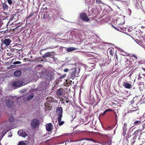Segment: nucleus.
Wrapping results in <instances>:
<instances>
[{
	"mask_svg": "<svg viewBox=\"0 0 145 145\" xmlns=\"http://www.w3.org/2000/svg\"><path fill=\"white\" fill-rule=\"evenodd\" d=\"M14 98L12 97H10L7 99L6 101V105L8 108H14Z\"/></svg>",
	"mask_w": 145,
	"mask_h": 145,
	"instance_id": "f257e3e1",
	"label": "nucleus"
},
{
	"mask_svg": "<svg viewBox=\"0 0 145 145\" xmlns=\"http://www.w3.org/2000/svg\"><path fill=\"white\" fill-rule=\"evenodd\" d=\"M40 125V121L37 119H34L32 120L30 123L31 127L33 129H35L38 127Z\"/></svg>",
	"mask_w": 145,
	"mask_h": 145,
	"instance_id": "f03ea898",
	"label": "nucleus"
},
{
	"mask_svg": "<svg viewBox=\"0 0 145 145\" xmlns=\"http://www.w3.org/2000/svg\"><path fill=\"white\" fill-rule=\"evenodd\" d=\"M51 16V14L49 12L47 11L44 13L43 16L42 17H41V18L44 21H46L50 19Z\"/></svg>",
	"mask_w": 145,
	"mask_h": 145,
	"instance_id": "7ed1b4c3",
	"label": "nucleus"
},
{
	"mask_svg": "<svg viewBox=\"0 0 145 145\" xmlns=\"http://www.w3.org/2000/svg\"><path fill=\"white\" fill-rule=\"evenodd\" d=\"M79 16L80 19L84 22H88L89 20L87 14L85 13H81Z\"/></svg>",
	"mask_w": 145,
	"mask_h": 145,
	"instance_id": "20e7f679",
	"label": "nucleus"
},
{
	"mask_svg": "<svg viewBox=\"0 0 145 145\" xmlns=\"http://www.w3.org/2000/svg\"><path fill=\"white\" fill-rule=\"evenodd\" d=\"M1 41L2 43L1 44V49L3 48V44H5L6 46H7L10 44L11 42L10 39L6 38H5L4 40H3V39H2Z\"/></svg>",
	"mask_w": 145,
	"mask_h": 145,
	"instance_id": "39448f33",
	"label": "nucleus"
},
{
	"mask_svg": "<svg viewBox=\"0 0 145 145\" xmlns=\"http://www.w3.org/2000/svg\"><path fill=\"white\" fill-rule=\"evenodd\" d=\"M23 84L22 82L19 80H18L12 83V86L14 87H17L18 88L20 87L21 85Z\"/></svg>",
	"mask_w": 145,
	"mask_h": 145,
	"instance_id": "423d86ee",
	"label": "nucleus"
},
{
	"mask_svg": "<svg viewBox=\"0 0 145 145\" xmlns=\"http://www.w3.org/2000/svg\"><path fill=\"white\" fill-rule=\"evenodd\" d=\"M76 70L75 69L73 70L71 74L69 75V77H70V78H72L73 80L75 77L78 76L77 75L78 74L77 73V74H76Z\"/></svg>",
	"mask_w": 145,
	"mask_h": 145,
	"instance_id": "0eeeda50",
	"label": "nucleus"
},
{
	"mask_svg": "<svg viewBox=\"0 0 145 145\" xmlns=\"http://www.w3.org/2000/svg\"><path fill=\"white\" fill-rule=\"evenodd\" d=\"M46 78L48 80L51 81L54 79V76L53 74L48 72L46 76Z\"/></svg>",
	"mask_w": 145,
	"mask_h": 145,
	"instance_id": "6e6552de",
	"label": "nucleus"
},
{
	"mask_svg": "<svg viewBox=\"0 0 145 145\" xmlns=\"http://www.w3.org/2000/svg\"><path fill=\"white\" fill-rule=\"evenodd\" d=\"M18 134L21 137H25L27 135V133L23 130H20L18 131Z\"/></svg>",
	"mask_w": 145,
	"mask_h": 145,
	"instance_id": "1a4fd4ad",
	"label": "nucleus"
},
{
	"mask_svg": "<svg viewBox=\"0 0 145 145\" xmlns=\"http://www.w3.org/2000/svg\"><path fill=\"white\" fill-rule=\"evenodd\" d=\"M116 22L117 25H122L123 24L124 20L123 18H118L116 20Z\"/></svg>",
	"mask_w": 145,
	"mask_h": 145,
	"instance_id": "9d476101",
	"label": "nucleus"
},
{
	"mask_svg": "<svg viewBox=\"0 0 145 145\" xmlns=\"http://www.w3.org/2000/svg\"><path fill=\"white\" fill-rule=\"evenodd\" d=\"M29 93H25L24 94V96L27 97V99L28 100H29L31 99L34 96V94L33 93H31L29 95Z\"/></svg>",
	"mask_w": 145,
	"mask_h": 145,
	"instance_id": "9b49d317",
	"label": "nucleus"
},
{
	"mask_svg": "<svg viewBox=\"0 0 145 145\" xmlns=\"http://www.w3.org/2000/svg\"><path fill=\"white\" fill-rule=\"evenodd\" d=\"M123 86L126 88L130 89L132 88L131 84L124 82L123 84Z\"/></svg>",
	"mask_w": 145,
	"mask_h": 145,
	"instance_id": "f8f14e48",
	"label": "nucleus"
},
{
	"mask_svg": "<svg viewBox=\"0 0 145 145\" xmlns=\"http://www.w3.org/2000/svg\"><path fill=\"white\" fill-rule=\"evenodd\" d=\"M52 124L51 123L47 124L46 126V130L48 131H50L52 129Z\"/></svg>",
	"mask_w": 145,
	"mask_h": 145,
	"instance_id": "ddd939ff",
	"label": "nucleus"
},
{
	"mask_svg": "<svg viewBox=\"0 0 145 145\" xmlns=\"http://www.w3.org/2000/svg\"><path fill=\"white\" fill-rule=\"evenodd\" d=\"M57 115H62V109L61 107H58L56 108Z\"/></svg>",
	"mask_w": 145,
	"mask_h": 145,
	"instance_id": "4468645a",
	"label": "nucleus"
},
{
	"mask_svg": "<svg viewBox=\"0 0 145 145\" xmlns=\"http://www.w3.org/2000/svg\"><path fill=\"white\" fill-rule=\"evenodd\" d=\"M56 94L58 96H60L62 95L63 94V92L62 90V88H60L58 89L56 91Z\"/></svg>",
	"mask_w": 145,
	"mask_h": 145,
	"instance_id": "2eb2a0df",
	"label": "nucleus"
},
{
	"mask_svg": "<svg viewBox=\"0 0 145 145\" xmlns=\"http://www.w3.org/2000/svg\"><path fill=\"white\" fill-rule=\"evenodd\" d=\"M21 74V72L19 70H17L15 71L14 73V74L15 76L19 77L20 76Z\"/></svg>",
	"mask_w": 145,
	"mask_h": 145,
	"instance_id": "dca6fc26",
	"label": "nucleus"
},
{
	"mask_svg": "<svg viewBox=\"0 0 145 145\" xmlns=\"http://www.w3.org/2000/svg\"><path fill=\"white\" fill-rule=\"evenodd\" d=\"M51 53V52H50L46 53L43 56H42V57L43 58H46L50 57L52 56Z\"/></svg>",
	"mask_w": 145,
	"mask_h": 145,
	"instance_id": "f3484780",
	"label": "nucleus"
},
{
	"mask_svg": "<svg viewBox=\"0 0 145 145\" xmlns=\"http://www.w3.org/2000/svg\"><path fill=\"white\" fill-rule=\"evenodd\" d=\"M129 107V109H131L130 110L131 111V112L136 111L138 110V109L136 108L135 107H133V106L131 104L130 105Z\"/></svg>",
	"mask_w": 145,
	"mask_h": 145,
	"instance_id": "a211bd4d",
	"label": "nucleus"
},
{
	"mask_svg": "<svg viewBox=\"0 0 145 145\" xmlns=\"http://www.w3.org/2000/svg\"><path fill=\"white\" fill-rule=\"evenodd\" d=\"M113 110L111 109H106L103 113H102L100 115V116H104L105 114L108 111H112Z\"/></svg>",
	"mask_w": 145,
	"mask_h": 145,
	"instance_id": "6ab92c4d",
	"label": "nucleus"
},
{
	"mask_svg": "<svg viewBox=\"0 0 145 145\" xmlns=\"http://www.w3.org/2000/svg\"><path fill=\"white\" fill-rule=\"evenodd\" d=\"M48 71H46L45 72H42L40 74V76L42 78H44V77L46 78V74H48Z\"/></svg>",
	"mask_w": 145,
	"mask_h": 145,
	"instance_id": "aec40b11",
	"label": "nucleus"
},
{
	"mask_svg": "<svg viewBox=\"0 0 145 145\" xmlns=\"http://www.w3.org/2000/svg\"><path fill=\"white\" fill-rule=\"evenodd\" d=\"M144 63L142 60L137 61L135 63V66H138L139 65L142 64Z\"/></svg>",
	"mask_w": 145,
	"mask_h": 145,
	"instance_id": "412c9836",
	"label": "nucleus"
},
{
	"mask_svg": "<svg viewBox=\"0 0 145 145\" xmlns=\"http://www.w3.org/2000/svg\"><path fill=\"white\" fill-rule=\"evenodd\" d=\"M77 49V48H76L73 47H71L70 48H67L66 51L68 52H70L73 51V50H76Z\"/></svg>",
	"mask_w": 145,
	"mask_h": 145,
	"instance_id": "4be33fe9",
	"label": "nucleus"
},
{
	"mask_svg": "<svg viewBox=\"0 0 145 145\" xmlns=\"http://www.w3.org/2000/svg\"><path fill=\"white\" fill-rule=\"evenodd\" d=\"M3 9L4 10H7L8 9V6L5 3H4L3 4Z\"/></svg>",
	"mask_w": 145,
	"mask_h": 145,
	"instance_id": "5701e85b",
	"label": "nucleus"
},
{
	"mask_svg": "<svg viewBox=\"0 0 145 145\" xmlns=\"http://www.w3.org/2000/svg\"><path fill=\"white\" fill-rule=\"evenodd\" d=\"M35 61L37 62H40L43 61V60L40 57H38L35 59Z\"/></svg>",
	"mask_w": 145,
	"mask_h": 145,
	"instance_id": "b1692460",
	"label": "nucleus"
},
{
	"mask_svg": "<svg viewBox=\"0 0 145 145\" xmlns=\"http://www.w3.org/2000/svg\"><path fill=\"white\" fill-rule=\"evenodd\" d=\"M8 121L11 122H14V119L13 116H10L9 118Z\"/></svg>",
	"mask_w": 145,
	"mask_h": 145,
	"instance_id": "393cba45",
	"label": "nucleus"
},
{
	"mask_svg": "<svg viewBox=\"0 0 145 145\" xmlns=\"http://www.w3.org/2000/svg\"><path fill=\"white\" fill-rule=\"evenodd\" d=\"M45 110H50L52 108L51 106H47L46 104H44Z\"/></svg>",
	"mask_w": 145,
	"mask_h": 145,
	"instance_id": "a878e982",
	"label": "nucleus"
},
{
	"mask_svg": "<svg viewBox=\"0 0 145 145\" xmlns=\"http://www.w3.org/2000/svg\"><path fill=\"white\" fill-rule=\"evenodd\" d=\"M127 124L126 123H125L124 124L123 126V131H127Z\"/></svg>",
	"mask_w": 145,
	"mask_h": 145,
	"instance_id": "bb28decb",
	"label": "nucleus"
},
{
	"mask_svg": "<svg viewBox=\"0 0 145 145\" xmlns=\"http://www.w3.org/2000/svg\"><path fill=\"white\" fill-rule=\"evenodd\" d=\"M35 13L34 12H32L27 16V19H29V18L33 16L34 15V14Z\"/></svg>",
	"mask_w": 145,
	"mask_h": 145,
	"instance_id": "cd10ccee",
	"label": "nucleus"
},
{
	"mask_svg": "<svg viewBox=\"0 0 145 145\" xmlns=\"http://www.w3.org/2000/svg\"><path fill=\"white\" fill-rule=\"evenodd\" d=\"M58 115L57 118V121L58 122H59L61 121V118L62 117V115Z\"/></svg>",
	"mask_w": 145,
	"mask_h": 145,
	"instance_id": "c85d7f7f",
	"label": "nucleus"
},
{
	"mask_svg": "<svg viewBox=\"0 0 145 145\" xmlns=\"http://www.w3.org/2000/svg\"><path fill=\"white\" fill-rule=\"evenodd\" d=\"M64 97V101H65V102L67 103H68L69 102H70L69 99L68 97L65 96Z\"/></svg>",
	"mask_w": 145,
	"mask_h": 145,
	"instance_id": "c756f323",
	"label": "nucleus"
},
{
	"mask_svg": "<svg viewBox=\"0 0 145 145\" xmlns=\"http://www.w3.org/2000/svg\"><path fill=\"white\" fill-rule=\"evenodd\" d=\"M43 7H42V9H41L40 11V12H43L44 10H47L48 8H47V7H45L44 6H43Z\"/></svg>",
	"mask_w": 145,
	"mask_h": 145,
	"instance_id": "7c9ffc66",
	"label": "nucleus"
},
{
	"mask_svg": "<svg viewBox=\"0 0 145 145\" xmlns=\"http://www.w3.org/2000/svg\"><path fill=\"white\" fill-rule=\"evenodd\" d=\"M131 57H132L134 60H136L138 58L137 56L134 54H133L131 56Z\"/></svg>",
	"mask_w": 145,
	"mask_h": 145,
	"instance_id": "2f4dec72",
	"label": "nucleus"
},
{
	"mask_svg": "<svg viewBox=\"0 0 145 145\" xmlns=\"http://www.w3.org/2000/svg\"><path fill=\"white\" fill-rule=\"evenodd\" d=\"M113 50H114V48H112V49H110L109 51V52L110 54L112 56H113Z\"/></svg>",
	"mask_w": 145,
	"mask_h": 145,
	"instance_id": "473e14b6",
	"label": "nucleus"
},
{
	"mask_svg": "<svg viewBox=\"0 0 145 145\" xmlns=\"http://www.w3.org/2000/svg\"><path fill=\"white\" fill-rule=\"evenodd\" d=\"M141 123V121H136L134 122V124L135 125L140 124Z\"/></svg>",
	"mask_w": 145,
	"mask_h": 145,
	"instance_id": "72a5a7b5",
	"label": "nucleus"
},
{
	"mask_svg": "<svg viewBox=\"0 0 145 145\" xmlns=\"http://www.w3.org/2000/svg\"><path fill=\"white\" fill-rule=\"evenodd\" d=\"M125 62L127 64H129L131 65V61L130 60L126 59H125Z\"/></svg>",
	"mask_w": 145,
	"mask_h": 145,
	"instance_id": "f704fd0d",
	"label": "nucleus"
},
{
	"mask_svg": "<svg viewBox=\"0 0 145 145\" xmlns=\"http://www.w3.org/2000/svg\"><path fill=\"white\" fill-rule=\"evenodd\" d=\"M66 76V74H64L62 75H60L59 76V78L60 79H62L63 78H65V76Z\"/></svg>",
	"mask_w": 145,
	"mask_h": 145,
	"instance_id": "c9c22d12",
	"label": "nucleus"
},
{
	"mask_svg": "<svg viewBox=\"0 0 145 145\" xmlns=\"http://www.w3.org/2000/svg\"><path fill=\"white\" fill-rule=\"evenodd\" d=\"M18 145H26V144L22 141L20 142Z\"/></svg>",
	"mask_w": 145,
	"mask_h": 145,
	"instance_id": "e433bc0d",
	"label": "nucleus"
},
{
	"mask_svg": "<svg viewBox=\"0 0 145 145\" xmlns=\"http://www.w3.org/2000/svg\"><path fill=\"white\" fill-rule=\"evenodd\" d=\"M58 123H59V125L61 126L63 125L64 123V122L63 121H61L59 122H58Z\"/></svg>",
	"mask_w": 145,
	"mask_h": 145,
	"instance_id": "4c0bfd02",
	"label": "nucleus"
},
{
	"mask_svg": "<svg viewBox=\"0 0 145 145\" xmlns=\"http://www.w3.org/2000/svg\"><path fill=\"white\" fill-rule=\"evenodd\" d=\"M8 3L10 5H11L12 1L11 0H7Z\"/></svg>",
	"mask_w": 145,
	"mask_h": 145,
	"instance_id": "58836bf2",
	"label": "nucleus"
},
{
	"mask_svg": "<svg viewBox=\"0 0 145 145\" xmlns=\"http://www.w3.org/2000/svg\"><path fill=\"white\" fill-rule=\"evenodd\" d=\"M47 100L49 102H51L52 101V99H51V98L48 97L46 98Z\"/></svg>",
	"mask_w": 145,
	"mask_h": 145,
	"instance_id": "ea45409f",
	"label": "nucleus"
},
{
	"mask_svg": "<svg viewBox=\"0 0 145 145\" xmlns=\"http://www.w3.org/2000/svg\"><path fill=\"white\" fill-rule=\"evenodd\" d=\"M126 131H123V132L122 133V135L123 136H125L126 134Z\"/></svg>",
	"mask_w": 145,
	"mask_h": 145,
	"instance_id": "a19ab883",
	"label": "nucleus"
},
{
	"mask_svg": "<svg viewBox=\"0 0 145 145\" xmlns=\"http://www.w3.org/2000/svg\"><path fill=\"white\" fill-rule=\"evenodd\" d=\"M96 2L99 4H100L102 3L101 0H96Z\"/></svg>",
	"mask_w": 145,
	"mask_h": 145,
	"instance_id": "79ce46f5",
	"label": "nucleus"
},
{
	"mask_svg": "<svg viewBox=\"0 0 145 145\" xmlns=\"http://www.w3.org/2000/svg\"><path fill=\"white\" fill-rule=\"evenodd\" d=\"M21 63L20 61H17L14 62V63L15 64H20Z\"/></svg>",
	"mask_w": 145,
	"mask_h": 145,
	"instance_id": "37998d69",
	"label": "nucleus"
},
{
	"mask_svg": "<svg viewBox=\"0 0 145 145\" xmlns=\"http://www.w3.org/2000/svg\"><path fill=\"white\" fill-rule=\"evenodd\" d=\"M139 130L136 131L134 133V134L137 135L138 132Z\"/></svg>",
	"mask_w": 145,
	"mask_h": 145,
	"instance_id": "c03bdc74",
	"label": "nucleus"
},
{
	"mask_svg": "<svg viewBox=\"0 0 145 145\" xmlns=\"http://www.w3.org/2000/svg\"><path fill=\"white\" fill-rule=\"evenodd\" d=\"M63 71H64V72H67L69 71V69H68L66 68V69H64L63 70Z\"/></svg>",
	"mask_w": 145,
	"mask_h": 145,
	"instance_id": "a18cd8bd",
	"label": "nucleus"
},
{
	"mask_svg": "<svg viewBox=\"0 0 145 145\" xmlns=\"http://www.w3.org/2000/svg\"><path fill=\"white\" fill-rule=\"evenodd\" d=\"M84 139L86 140H91V141H92V139H91V138H86Z\"/></svg>",
	"mask_w": 145,
	"mask_h": 145,
	"instance_id": "49530a36",
	"label": "nucleus"
},
{
	"mask_svg": "<svg viewBox=\"0 0 145 145\" xmlns=\"http://www.w3.org/2000/svg\"><path fill=\"white\" fill-rule=\"evenodd\" d=\"M7 54L8 56H11V55H12V53H8Z\"/></svg>",
	"mask_w": 145,
	"mask_h": 145,
	"instance_id": "de8ad7c7",
	"label": "nucleus"
},
{
	"mask_svg": "<svg viewBox=\"0 0 145 145\" xmlns=\"http://www.w3.org/2000/svg\"><path fill=\"white\" fill-rule=\"evenodd\" d=\"M37 67H42V65L40 64L38 65H37Z\"/></svg>",
	"mask_w": 145,
	"mask_h": 145,
	"instance_id": "09e8293b",
	"label": "nucleus"
},
{
	"mask_svg": "<svg viewBox=\"0 0 145 145\" xmlns=\"http://www.w3.org/2000/svg\"><path fill=\"white\" fill-rule=\"evenodd\" d=\"M142 45L141 46H142V47H143L144 49V50H145V46L143 45V44H142Z\"/></svg>",
	"mask_w": 145,
	"mask_h": 145,
	"instance_id": "8fccbe9b",
	"label": "nucleus"
},
{
	"mask_svg": "<svg viewBox=\"0 0 145 145\" xmlns=\"http://www.w3.org/2000/svg\"><path fill=\"white\" fill-rule=\"evenodd\" d=\"M142 28L144 29L145 28V27L144 26H142L141 27Z\"/></svg>",
	"mask_w": 145,
	"mask_h": 145,
	"instance_id": "3c124183",
	"label": "nucleus"
},
{
	"mask_svg": "<svg viewBox=\"0 0 145 145\" xmlns=\"http://www.w3.org/2000/svg\"><path fill=\"white\" fill-rule=\"evenodd\" d=\"M145 127V123H144L142 127H143V128H144Z\"/></svg>",
	"mask_w": 145,
	"mask_h": 145,
	"instance_id": "603ef678",
	"label": "nucleus"
},
{
	"mask_svg": "<svg viewBox=\"0 0 145 145\" xmlns=\"http://www.w3.org/2000/svg\"><path fill=\"white\" fill-rule=\"evenodd\" d=\"M60 101H64V99L63 98H62L60 100Z\"/></svg>",
	"mask_w": 145,
	"mask_h": 145,
	"instance_id": "864d4df0",
	"label": "nucleus"
},
{
	"mask_svg": "<svg viewBox=\"0 0 145 145\" xmlns=\"http://www.w3.org/2000/svg\"><path fill=\"white\" fill-rule=\"evenodd\" d=\"M92 141H93V142H97L96 141H95L93 140V139H92Z\"/></svg>",
	"mask_w": 145,
	"mask_h": 145,
	"instance_id": "5fc2aeb1",
	"label": "nucleus"
},
{
	"mask_svg": "<svg viewBox=\"0 0 145 145\" xmlns=\"http://www.w3.org/2000/svg\"><path fill=\"white\" fill-rule=\"evenodd\" d=\"M20 25H17V26H16V28H18V27H19Z\"/></svg>",
	"mask_w": 145,
	"mask_h": 145,
	"instance_id": "6e6d98bb",
	"label": "nucleus"
},
{
	"mask_svg": "<svg viewBox=\"0 0 145 145\" xmlns=\"http://www.w3.org/2000/svg\"><path fill=\"white\" fill-rule=\"evenodd\" d=\"M116 58L117 59H118V57L116 54Z\"/></svg>",
	"mask_w": 145,
	"mask_h": 145,
	"instance_id": "4d7b16f0",
	"label": "nucleus"
},
{
	"mask_svg": "<svg viewBox=\"0 0 145 145\" xmlns=\"http://www.w3.org/2000/svg\"><path fill=\"white\" fill-rule=\"evenodd\" d=\"M116 118H117V116L116 114Z\"/></svg>",
	"mask_w": 145,
	"mask_h": 145,
	"instance_id": "13d9d810",
	"label": "nucleus"
},
{
	"mask_svg": "<svg viewBox=\"0 0 145 145\" xmlns=\"http://www.w3.org/2000/svg\"><path fill=\"white\" fill-rule=\"evenodd\" d=\"M144 25H145V20L144 21Z\"/></svg>",
	"mask_w": 145,
	"mask_h": 145,
	"instance_id": "bf43d9fd",
	"label": "nucleus"
},
{
	"mask_svg": "<svg viewBox=\"0 0 145 145\" xmlns=\"http://www.w3.org/2000/svg\"><path fill=\"white\" fill-rule=\"evenodd\" d=\"M46 135H46V134H45V135H44V136H46Z\"/></svg>",
	"mask_w": 145,
	"mask_h": 145,
	"instance_id": "052dcab7",
	"label": "nucleus"
},
{
	"mask_svg": "<svg viewBox=\"0 0 145 145\" xmlns=\"http://www.w3.org/2000/svg\"><path fill=\"white\" fill-rule=\"evenodd\" d=\"M50 140V139H48V140H46V141H48V140Z\"/></svg>",
	"mask_w": 145,
	"mask_h": 145,
	"instance_id": "680f3d73",
	"label": "nucleus"
},
{
	"mask_svg": "<svg viewBox=\"0 0 145 145\" xmlns=\"http://www.w3.org/2000/svg\"><path fill=\"white\" fill-rule=\"evenodd\" d=\"M24 60H26V59H25V58H24Z\"/></svg>",
	"mask_w": 145,
	"mask_h": 145,
	"instance_id": "e2e57ef3",
	"label": "nucleus"
},
{
	"mask_svg": "<svg viewBox=\"0 0 145 145\" xmlns=\"http://www.w3.org/2000/svg\"><path fill=\"white\" fill-rule=\"evenodd\" d=\"M144 71H145V69H144Z\"/></svg>",
	"mask_w": 145,
	"mask_h": 145,
	"instance_id": "0e129e2a",
	"label": "nucleus"
},
{
	"mask_svg": "<svg viewBox=\"0 0 145 145\" xmlns=\"http://www.w3.org/2000/svg\"><path fill=\"white\" fill-rule=\"evenodd\" d=\"M72 82V81L71 80H70V82Z\"/></svg>",
	"mask_w": 145,
	"mask_h": 145,
	"instance_id": "69168bd1",
	"label": "nucleus"
},
{
	"mask_svg": "<svg viewBox=\"0 0 145 145\" xmlns=\"http://www.w3.org/2000/svg\"><path fill=\"white\" fill-rule=\"evenodd\" d=\"M50 48V49H51V48Z\"/></svg>",
	"mask_w": 145,
	"mask_h": 145,
	"instance_id": "338daca9",
	"label": "nucleus"
},
{
	"mask_svg": "<svg viewBox=\"0 0 145 145\" xmlns=\"http://www.w3.org/2000/svg\"><path fill=\"white\" fill-rule=\"evenodd\" d=\"M86 0H85V1H86Z\"/></svg>",
	"mask_w": 145,
	"mask_h": 145,
	"instance_id": "774afa93",
	"label": "nucleus"
}]
</instances>
